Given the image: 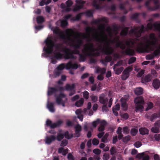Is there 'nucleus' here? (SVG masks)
<instances>
[{"label":"nucleus","instance_id":"24","mask_svg":"<svg viewBox=\"0 0 160 160\" xmlns=\"http://www.w3.org/2000/svg\"><path fill=\"white\" fill-rule=\"evenodd\" d=\"M100 123V124L98 128V130L99 132L103 131L105 129V127L107 124V122L105 120H101Z\"/></svg>","mask_w":160,"mask_h":160},{"label":"nucleus","instance_id":"20","mask_svg":"<svg viewBox=\"0 0 160 160\" xmlns=\"http://www.w3.org/2000/svg\"><path fill=\"white\" fill-rule=\"evenodd\" d=\"M75 133L74 134V137L79 138L80 135V132L82 131V127L79 124H77L74 126Z\"/></svg>","mask_w":160,"mask_h":160},{"label":"nucleus","instance_id":"34","mask_svg":"<svg viewBox=\"0 0 160 160\" xmlns=\"http://www.w3.org/2000/svg\"><path fill=\"white\" fill-rule=\"evenodd\" d=\"M49 111L52 112H54L55 111L54 104L53 102H50L47 105Z\"/></svg>","mask_w":160,"mask_h":160},{"label":"nucleus","instance_id":"10","mask_svg":"<svg viewBox=\"0 0 160 160\" xmlns=\"http://www.w3.org/2000/svg\"><path fill=\"white\" fill-rule=\"evenodd\" d=\"M134 44V42L132 39H130L128 40H127L126 42V45L128 47H129L131 45H133ZM126 55L129 56L133 55L135 54V52L133 49L128 48L126 49L124 51Z\"/></svg>","mask_w":160,"mask_h":160},{"label":"nucleus","instance_id":"26","mask_svg":"<svg viewBox=\"0 0 160 160\" xmlns=\"http://www.w3.org/2000/svg\"><path fill=\"white\" fill-rule=\"evenodd\" d=\"M152 86L153 88L157 89H158L160 86V81L157 79H155L153 81Z\"/></svg>","mask_w":160,"mask_h":160},{"label":"nucleus","instance_id":"2","mask_svg":"<svg viewBox=\"0 0 160 160\" xmlns=\"http://www.w3.org/2000/svg\"><path fill=\"white\" fill-rule=\"evenodd\" d=\"M46 47L44 48L45 53L42 54V56H48L52 53L53 51V48L55 47L56 52H61L65 53L64 58L66 59L70 58V49L67 48H63L62 43H58L55 44L51 38H48L45 41Z\"/></svg>","mask_w":160,"mask_h":160},{"label":"nucleus","instance_id":"5","mask_svg":"<svg viewBox=\"0 0 160 160\" xmlns=\"http://www.w3.org/2000/svg\"><path fill=\"white\" fill-rule=\"evenodd\" d=\"M53 32L56 34H59V38L62 40L64 43L69 44L70 43V28L66 30V34L58 28L54 29Z\"/></svg>","mask_w":160,"mask_h":160},{"label":"nucleus","instance_id":"51","mask_svg":"<svg viewBox=\"0 0 160 160\" xmlns=\"http://www.w3.org/2000/svg\"><path fill=\"white\" fill-rule=\"evenodd\" d=\"M136 58L135 57L131 58L128 60V63L131 64L134 63L136 61Z\"/></svg>","mask_w":160,"mask_h":160},{"label":"nucleus","instance_id":"7","mask_svg":"<svg viewBox=\"0 0 160 160\" xmlns=\"http://www.w3.org/2000/svg\"><path fill=\"white\" fill-rule=\"evenodd\" d=\"M145 28L144 26L142 25L141 27H134L133 28H131L129 31V33L130 35H134L137 38L136 40H138V38H139L141 36L142 33L145 32Z\"/></svg>","mask_w":160,"mask_h":160},{"label":"nucleus","instance_id":"12","mask_svg":"<svg viewBox=\"0 0 160 160\" xmlns=\"http://www.w3.org/2000/svg\"><path fill=\"white\" fill-rule=\"evenodd\" d=\"M112 42L116 43L117 48H119L122 50H124L126 48V45L120 40V37L118 36H117L114 38Z\"/></svg>","mask_w":160,"mask_h":160},{"label":"nucleus","instance_id":"3","mask_svg":"<svg viewBox=\"0 0 160 160\" xmlns=\"http://www.w3.org/2000/svg\"><path fill=\"white\" fill-rule=\"evenodd\" d=\"M92 30V28L90 27H88L86 28L85 31L88 36L84 33L78 32L76 33L75 37V43L73 45L74 49L73 50L71 49V59L73 58V54L78 55L80 54L79 49L80 48L83 43V39H87V41L88 42H90L92 41L90 33Z\"/></svg>","mask_w":160,"mask_h":160},{"label":"nucleus","instance_id":"45","mask_svg":"<svg viewBox=\"0 0 160 160\" xmlns=\"http://www.w3.org/2000/svg\"><path fill=\"white\" fill-rule=\"evenodd\" d=\"M101 121L99 119H97L96 120L92 122V125L94 128H95L97 125L99 123H100Z\"/></svg>","mask_w":160,"mask_h":160},{"label":"nucleus","instance_id":"57","mask_svg":"<svg viewBox=\"0 0 160 160\" xmlns=\"http://www.w3.org/2000/svg\"><path fill=\"white\" fill-rule=\"evenodd\" d=\"M99 143V141L98 139L94 138L92 140V143L94 145H97Z\"/></svg>","mask_w":160,"mask_h":160},{"label":"nucleus","instance_id":"55","mask_svg":"<svg viewBox=\"0 0 160 160\" xmlns=\"http://www.w3.org/2000/svg\"><path fill=\"white\" fill-rule=\"evenodd\" d=\"M108 136V134L106 133L105 135L102 137L101 139V142H105L107 140Z\"/></svg>","mask_w":160,"mask_h":160},{"label":"nucleus","instance_id":"38","mask_svg":"<svg viewBox=\"0 0 160 160\" xmlns=\"http://www.w3.org/2000/svg\"><path fill=\"white\" fill-rule=\"evenodd\" d=\"M123 68L122 67L119 68H118V67L115 68V69L113 70L115 72V74L118 75L121 73V72L123 70Z\"/></svg>","mask_w":160,"mask_h":160},{"label":"nucleus","instance_id":"6","mask_svg":"<svg viewBox=\"0 0 160 160\" xmlns=\"http://www.w3.org/2000/svg\"><path fill=\"white\" fill-rule=\"evenodd\" d=\"M82 54H79V60L80 62H84L86 59L87 57H97L100 55V52H96L95 53H91L88 52L82 49Z\"/></svg>","mask_w":160,"mask_h":160},{"label":"nucleus","instance_id":"44","mask_svg":"<svg viewBox=\"0 0 160 160\" xmlns=\"http://www.w3.org/2000/svg\"><path fill=\"white\" fill-rule=\"evenodd\" d=\"M68 24V22L66 20H63L61 21V26L62 28H64Z\"/></svg>","mask_w":160,"mask_h":160},{"label":"nucleus","instance_id":"30","mask_svg":"<svg viewBox=\"0 0 160 160\" xmlns=\"http://www.w3.org/2000/svg\"><path fill=\"white\" fill-rule=\"evenodd\" d=\"M121 105L124 110H127L128 108V105L125 100L122 98L121 99Z\"/></svg>","mask_w":160,"mask_h":160},{"label":"nucleus","instance_id":"54","mask_svg":"<svg viewBox=\"0 0 160 160\" xmlns=\"http://www.w3.org/2000/svg\"><path fill=\"white\" fill-rule=\"evenodd\" d=\"M144 72V70H141L139 72H138L137 75V76L138 78H140L141 77Z\"/></svg>","mask_w":160,"mask_h":160},{"label":"nucleus","instance_id":"8","mask_svg":"<svg viewBox=\"0 0 160 160\" xmlns=\"http://www.w3.org/2000/svg\"><path fill=\"white\" fill-rule=\"evenodd\" d=\"M134 102L135 104V111L137 112L139 111H142L143 109V105L144 102L142 96H139L136 98Z\"/></svg>","mask_w":160,"mask_h":160},{"label":"nucleus","instance_id":"17","mask_svg":"<svg viewBox=\"0 0 160 160\" xmlns=\"http://www.w3.org/2000/svg\"><path fill=\"white\" fill-rule=\"evenodd\" d=\"M132 70V68L130 67H128L125 68L123 71L121 75V78L122 80H126L129 76V72Z\"/></svg>","mask_w":160,"mask_h":160},{"label":"nucleus","instance_id":"1","mask_svg":"<svg viewBox=\"0 0 160 160\" xmlns=\"http://www.w3.org/2000/svg\"><path fill=\"white\" fill-rule=\"evenodd\" d=\"M107 36L106 35L102 36L101 38L99 37L98 35H94L93 37V41L104 44V48H103L102 45L100 44L98 46V48L103 54L107 55L104 59H101L100 61V62L105 66L107 65L108 62L112 60V58L110 55L114 51L113 49L109 46V42L107 41Z\"/></svg>","mask_w":160,"mask_h":160},{"label":"nucleus","instance_id":"32","mask_svg":"<svg viewBox=\"0 0 160 160\" xmlns=\"http://www.w3.org/2000/svg\"><path fill=\"white\" fill-rule=\"evenodd\" d=\"M149 130L145 128H142L139 129L140 134L142 135H145L148 134Z\"/></svg>","mask_w":160,"mask_h":160},{"label":"nucleus","instance_id":"58","mask_svg":"<svg viewBox=\"0 0 160 160\" xmlns=\"http://www.w3.org/2000/svg\"><path fill=\"white\" fill-rule=\"evenodd\" d=\"M107 104H103V105L102 107V110L103 112L105 111L106 112H107L108 109L107 107Z\"/></svg>","mask_w":160,"mask_h":160},{"label":"nucleus","instance_id":"39","mask_svg":"<svg viewBox=\"0 0 160 160\" xmlns=\"http://www.w3.org/2000/svg\"><path fill=\"white\" fill-rule=\"evenodd\" d=\"M119 7L121 10L123 11L124 14H126L128 13V11L125 8V5L124 3H120L119 5Z\"/></svg>","mask_w":160,"mask_h":160},{"label":"nucleus","instance_id":"48","mask_svg":"<svg viewBox=\"0 0 160 160\" xmlns=\"http://www.w3.org/2000/svg\"><path fill=\"white\" fill-rule=\"evenodd\" d=\"M122 64V61H118L113 66V69H115V68L118 67L120 66Z\"/></svg>","mask_w":160,"mask_h":160},{"label":"nucleus","instance_id":"28","mask_svg":"<svg viewBox=\"0 0 160 160\" xmlns=\"http://www.w3.org/2000/svg\"><path fill=\"white\" fill-rule=\"evenodd\" d=\"M144 152L141 153H139L137 155L136 157L137 158H142V160H149L150 159V157L148 155H146L145 156H144Z\"/></svg>","mask_w":160,"mask_h":160},{"label":"nucleus","instance_id":"46","mask_svg":"<svg viewBox=\"0 0 160 160\" xmlns=\"http://www.w3.org/2000/svg\"><path fill=\"white\" fill-rule=\"evenodd\" d=\"M151 131L152 132L157 133L159 132V129L154 126L152 128Z\"/></svg>","mask_w":160,"mask_h":160},{"label":"nucleus","instance_id":"40","mask_svg":"<svg viewBox=\"0 0 160 160\" xmlns=\"http://www.w3.org/2000/svg\"><path fill=\"white\" fill-rule=\"evenodd\" d=\"M158 117V115L156 113L152 114L150 117V119L151 121L153 122L154 120Z\"/></svg>","mask_w":160,"mask_h":160},{"label":"nucleus","instance_id":"18","mask_svg":"<svg viewBox=\"0 0 160 160\" xmlns=\"http://www.w3.org/2000/svg\"><path fill=\"white\" fill-rule=\"evenodd\" d=\"M65 68L66 69H70V61L66 64L62 63L59 65L56 68V69L58 71H61Z\"/></svg>","mask_w":160,"mask_h":160},{"label":"nucleus","instance_id":"42","mask_svg":"<svg viewBox=\"0 0 160 160\" xmlns=\"http://www.w3.org/2000/svg\"><path fill=\"white\" fill-rule=\"evenodd\" d=\"M138 132V130L135 128H132L130 131L131 135L133 136H135Z\"/></svg>","mask_w":160,"mask_h":160},{"label":"nucleus","instance_id":"41","mask_svg":"<svg viewBox=\"0 0 160 160\" xmlns=\"http://www.w3.org/2000/svg\"><path fill=\"white\" fill-rule=\"evenodd\" d=\"M151 75L149 74H148L144 78L142 79V81H144L145 82H148L151 80Z\"/></svg>","mask_w":160,"mask_h":160},{"label":"nucleus","instance_id":"52","mask_svg":"<svg viewBox=\"0 0 160 160\" xmlns=\"http://www.w3.org/2000/svg\"><path fill=\"white\" fill-rule=\"evenodd\" d=\"M83 93V97L86 99H88L89 98V95L88 92L86 91H85Z\"/></svg>","mask_w":160,"mask_h":160},{"label":"nucleus","instance_id":"62","mask_svg":"<svg viewBox=\"0 0 160 160\" xmlns=\"http://www.w3.org/2000/svg\"><path fill=\"white\" fill-rule=\"evenodd\" d=\"M153 107V104L152 102H150L149 103L148 106L146 109V110H148L152 108Z\"/></svg>","mask_w":160,"mask_h":160},{"label":"nucleus","instance_id":"35","mask_svg":"<svg viewBox=\"0 0 160 160\" xmlns=\"http://www.w3.org/2000/svg\"><path fill=\"white\" fill-rule=\"evenodd\" d=\"M36 21L38 24H42L45 21L44 18L42 16H38L36 18Z\"/></svg>","mask_w":160,"mask_h":160},{"label":"nucleus","instance_id":"50","mask_svg":"<svg viewBox=\"0 0 160 160\" xmlns=\"http://www.w3.org/2000/svg\"><path fill=\"white\" fill-rule=\"evenodd\" d=\"M78 67V65L77 63L72 64L71 61V69H77Z\"/></svg>","mask_w":160,"mask_h":160},{"label":"nucleus","instance_id":"37","mask_svg":"<svg viewBox=\"0 0 160 160\" xmlns=\"http://www.w3.org/2000/svg\"><path fill=\"white\" fill-rule=\"evenodd\" d=\"M151 1H150V0H148L145 3V5L148 10L152 11H153V8L151 7L150 6V2Z\"/></svg>","mask_w":160,"mask_h":160},{"label":"nucleus","instance_id":"61","mask_svg":"<svg viewBox=\"0 0 160 160\" xmlns=\"http://www.w3.org/2000/svg\"><path fill=\"white\" fill-rule=\"evenodd\" d=\"M110 152L111 155H114L116 152L115 148L114 147H112L110 149Z\"/></svg>","mask_w":160,"mask_h":160},{"label":"nucleus","instance_id":"63","mask_svg":"<svg viewBox=\"0 0 160 160\" xmlns=\"http://www.w3.org/2000/svg\"><path fill=\"white\" fill-rule=\"evenodd\" d=\"M129 130L127 127H125L123 128V133L125 134L128 133Z\"/></svg>","mask_w":160,"mask_h":160},{"label":"nucleus","instance_id":"47","mask_svg":"<svg viewBox=\"0 0 160 160\" xmlns=\"http://www.w3.org/2000/svg\"><path fill=\"white\" fill-rule=\"evenodd\" d=\"M106 71V69L104 68L97 69V72L98 73L99 72L102 74H104L105 73Z\"/></svg>","mask_w":160,"mask_h":160},{"label":"nucleus","instance_id":"25","mask_svg":"<svg viewBox=\"0 0 160 160\" xmlns=\"http://www.w3.org/2000/svg\"><path fill=\"white\" fill-rule=\"evenodd\" d=\"M122 29L120 33V35L122 36H126L128 34L129 27H122Z\"/></svg>","mask_w":160,"mask_h":160},{"label":"nucleus","instance_id":"23","mask_svg":"<svg viewBox=\"0 0 160 160\" xmlns=\"http://www.w3.org/2000/svg\"><path fill=\"white\" fill-rule=\"evenodd\" d=\"M56 137L53 135H51L49 137H47L45 139V142L48 144H50L51 142L55 140Z\"/></svg>","mask_w":160,"mask_h":160},{"label":"nucleus","instance_id":"27","mask_svg":"<svg viewBox=\"0 0 160 160\" xmlns=\"http://www.w3.org/2000/svg\"><path fill=\"white\" fill-rule=\"evenodd\" d=\"M84 14L83 12H81L77 14L76 16L72 17V15L71 14V21H79L81 18V17L83 14Z\"/></svg>","mask_w":160,"mask_h":160},{"label":"nucleus","instance_id":"56","mask_svg":"<svg viewBox=\"0 0 160 160\" xmlns=\"http://www.w3.org/2000/svg\"><path fill=\"white\" fill-rule=\"evenodd\" d=\"M90 98L92 102H96L98 100V97L96 96L91 95L90 96Z\"/></svg>","mask_w":160,"mask_h":160},{"label":"nucleus","instance_id":"19","mask_svg":"<svg viewBox=\"0 0 160 160\" xmlns=\"http://www.w3.org/2000/svg\"><path fill=\"white\" fill-rule=\"evenodd\" d=\"M75 2L79 5H76L73 9L74 11H77L82 9L83 7V4L85 3V1L82 0H76Z\"/></svg>","mask_w":160,"mask_h":160},{"label":"nucleus","instance_id":"59","mask_svg":"<svg viewBox=\"0 0 160 160\" xmlns=\"http://www.w3.org/2000/svg\"><path fill=\"white\" fill-rule=\"evenodd\" d=\"M93 152L97 155H99L101 153V151L98 149H96L93 150Z\"/></svg>","mask_w":160,"mask_h":160},{"label":"nucleus","instance_id":"60","mask_svg":"<svg viewBox=\"0 0 160 160\" xmlns=\"http://www.w3.org/2000/svg\"><path fill=\"white\" fill-rule=\"evenodd\" d=\"M139 15V13H136L131 16V18L133 19H136L138 18Z\"/></svg>","mask_w":160,"mask_h":160},{"label":"nucleus","instance_id":"43","mask_svg":"<svg viewBox=\"0 0 160 160\" xmlns=\"http://www.w3.org/2000/svg\"><path fill=\"white\" fill-rule=\"evenodd\" d=\"M64 135L63 134L60 132L58 134L57 137V139L58 141H60L64 138Z\"/></svg>","mask_w":160,"mask_h":160},{"label":"nucleus","instance_id":"53","mask_svg":"<svg viewBox=\"0 0 160 160\" xmlns=\"http://www.w3.org/2000/svg\"><path fill=\"white\" fill-rule=\"evenodd\" d=\"M68 142L67 140L64 139L62 141L60 146L62 147L65 146L68 144Z\"/></svg>","mask_w":160,"mask_h":160},{"label":"nucleus","instance_id":"29","mask_svg":"<svg viewBox=\"0 0 160 160\" xmlns=\"http://www.w3.org/2000/svg\"><path fill=\"white\" fill-rule=\"evenodd\" d=\"M106 18L105 17L102 18L101 19H99L98 20H94L91 22V24H98L100 23L101 22H106Z\"/></svg>","mask_w":160,"mask_h":160},{"label":"nucleus","instance_id":"22","mask_svg":"<svg viewBox=\"0 0 160 160\" xmlns=\"http://www.w3.org/2000/svg\"><path fill=\"white\" fill-rule=\"evenodd\" d=\"M108 99L105 97V95L102 93L100 95L99 97V102L103 104L108 103Z\"/></svg>","mask_w":160,"mask_h":160},{"label":"nucleus","instance_id":"31","mask_svg":"<svg viewBox=\"0 0 160 160\" xmlns=\"http://www.w3.org/2000/svg\"><path fill=\"white\" fill-rule=\"evenodd\" d=\"M153 1L154 4V6L152 7L153 8V11L158 9L160 6V4L158 0H150Z\"/></svg>","mask_w":160,"mask_h":160},{"label":"nucleus","instance_id":"11","mask_svg":"<svg viewBox=\"0 0 160 160\" xmlns=\"http://www.w3.org/2000/svg\"><path fill=\"white\" fill-rule=\"evenodd\" d=\"M63 122L62 120H59L56 122L52 123L51 120H48L46 122V125L47 126H49L51 128H54L60 127Z\"/></svg>","mask_w":160,"mask_h":160},{"label":"nucleus","instance_id":"33","mask_svg":"<svg viewBox=\"0 0 160 160\" xmlns=\"http://www.w3.org/2000/svg\"><path fill=\"white\" fill-rule=\"evenodd\" d=\"M84 101V99L81 98L75 103V105L77 107H80L82 106Z\"/></svg>","mask_w":160,"mask_h":160},{"label":"nucleus","instance_id":"14","mask_svg":"<svg viewBox=\"0 0 160 160\" xmlns=\"http://www.w3.org/2000/svg\"><path fill=\"white\" fill-rule=\"evenodd\" d=\"M83 49L88 52H91V53H95V51L97 50V49L94 48V45L92 42L86 44L84 46Z\"/></svg>","mask_w":160,"mask_h":160},{"label":"nucleus","instance_id":"21","mask_svg":"<svg viewBox=\"0 0 160 160\" xmlns=\"http://www.w3.org/2000/svg\"><path fill=\"white\" fill-rule=\"evenodd\" d=\"M61 52H56L54 51L53 52L54 55L52 56L54 57V58L57 60H60L64 58L65 53L64 54H62Z\"/></svg>","mask_w":160,"mask_h":160},{"label":"nucleus","instance_id":"4","mask_svg":"<svg viewBox=\"0 0 160 160\" xmlns=\"http://www.w3.org/2000/svg\"><path fill=\"white\" fill-rule=\"evenodd\" d=\"M149 38L151 40L146 39L147 42L148 44L144 45L142 42L138 43L137 47L136 50L140 53H144L148 52V49L150 47V45H155L158 41L155 35L153 33H151L149 35Z\"/></svg>","mask_w":160,"mask_h":160},{"label":"nucleus","instance_id":"16","mask_svg":"<svg viewBox=\"0 0 160 160\" xmlns=\"http://www.w3.org/2000/svg\"><path fill=\"white\" fill-rule=\"evenodd\" d=\"M66 4L62 3L60 7L62 9V12H67L70 11V0H68L66 2Z\"/></svg>","mask_w":160,"mask_h":160},{"label":"nucleus","instance_id":"64","mask_svg":"<svg viewBox=\"0 0 160 160\" xmlns=\"http://www.w3.org/2000/svg\"><path fill=\"white\" fill-rule=\"evenodd\" d=\"M154 138L156 141H158L160 140V134H156L154 136Z\"/></svg>","mask_w":160,"mask_h":160},{"label":"nucleus","instance_id":"13","mask_svg":"<svg viewBox=\"0 0 160 160\" xmlns=\"http://www.w3.org/2000/svg\"><path fill=\"white\" fill-rule=\"evenodd\" d=\"M65 95L61 92L58 95L56 98V101L58 105L61 104L63 107L65 106V102L62 99L65 98Z\"/></svg>","mask_w":160,"mask_h":160},{"label":"nucleus","instance_id":"49","mask_svg":"<svg viewBox=\"0 0 160 160\" xmlns=\"http://www.w3.org/2000/svg\"><path fill=\"white\" fill-rule=\"evenodd\" d=\"M84 13H85L86 16L88 17H92L93 16V14L92 12L90 10L86 11Z\"/></svg>","mask_w":160,"mask_h":160},{"label":"nucleus","instance_id":"9","mask_svg":"<svg viewBox=\"0 0 160 160\" xmlns=\"http://www.w3.org/2000/svg\"><path fill=\"white\" fill-rule=\"evenodd\" d=\"M64 90V88L63 87H60L59 85H57L55 87H49L48 88V96H51L53 94H55L54 97L56 98L58 96L56 94L58 91L62 92Z\"/></svg>","mask_w":160,"mask_h":160},{"label":"nucleus","instance_id":"15","mask_svg":"<svg viewBox=\"0 0 160 160\" xmlns=\"http://www.w3.org/2000/svg\"><path fill=\"white\" fill-rule=\"evenodd\" d=\"M147 28L148 30H152V28L160 32V23L158 22H155L153 24L151 22L148 23L147 24Z\"/></svg>","mask_w":160,"mask_h":160},{"label":"nucleus","instance_id":"36","mask_svg":"<svg viewBox=\"0 0 160 160\" xmlns=\"http://www.w3.org/2000/svg\"><path fill=\"white\" fill-rule=\"evenodd\" d=\"M134 93L136 95H140L142 94L143 89L141 88H137L134 90Z\"/></svg>","mask_w":160,"mask_h":160}]
</instances>
